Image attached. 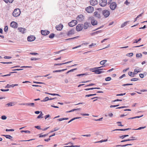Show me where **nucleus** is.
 <instances>
[{
    "label": "nucleus",
    "mask_w": 147,
    "mask_h": 147,
    "mask_svg": "<svg viewBox=\"0 0 147 147\" xmlns=\"http://www.w3.org/2000/svg\"><path fill=\"white\" fill-rule=\"evenodd\" d=\"M103 119V117H101L98 119H95L94 120L96 121H101L102 120V119Z\"/></svg>",
    "instance_id": "nucleus-56"
},
{
    "label": "nucleus",
    "mask_w": 147,
    "mask_h": 147,
    "mask_svg": "<svg viewBox=\"0 0 147 147\" xmlns=\"http://www.w3.org/2000/svg\"><path fill=\"white\" fill-rule=\"evenodd\" d=\"M6 131H14V129H6L5 130Z\"/></svg>",
    "instance_id": "nucleus-58"
},
{
    "label": "nucleus",
    "mask_w": 147,
    "mask_h": 147,
    "mask_svg": "<svg viewBox=\"0 0 147 147\" xmlns=\"http://www.w3.org/2000/svg\"><path fill=\"white\" fill-rule=\"evenodd\" d=\"M18 30L19 32L24 33L25 32L26 29L23 28H18Z\"/></svg>",
    "instance_id": "nucleus-18"
},
{
    "label": "nucleus",
    "mask_w": 147,
    "mask_h": 147,
    "mask_svg": "<svg viewBox=\"0 0 147 147\" xmlns=\"http://www.w3.org/2000/svg\"><path fill=\"white\" fill-rule=\"evenodd\" d=\"M117 6V4L116 3L113 2L111 3L110 5V7L111 10H114Z\"/></svg>",
    "instance_id": "nucleus-6"
},
{
    "label": "nucleus",
    "mask_w": 147,
    "mask_h": 147,
    "mask_svg": "<svg viewBox=\"0 0 147 147\" xmlns=\"http://www.w3.org/2000/svg\"><path fill=\"white\" fill-rule=\"evenodd\" d=\"M111 80V78L110 77H108L105 78V80L108 81H109Z\"/></svg>",
    "instance_id": "nucleus-42"
},
{
    "label": "nucleus",
    "mask_w": 147,
    "mask_h": 147,
    "mask_svg": "<svg viewBox=\"0 0 147 147\" xmlns=\"http://www.w3.org/2000/svg\"><path fill=\"white\" fill-rule=\"evenodd\" d=\"M94 69L96 70L93 71L92 72H94L96 74H100L101 73H103L105 72L104 71H101L102 70H103V69Z\"/></svg>",
    "instance_id": "nucleus-7"
},
{
    "label": "nucleus",
    "mask_w": 147,
    "mask_h": 147,
    "mask_svg": "<svg viewBox=\"0 0 147 147\" xmlns=\"http://www.w3.org/2000/svg\"><path fill=\"white\" fill-rule=\"evenodd\" d=\"M83 28V24H79L77 25L76 27V29L78 31H81Z\"/></svg>",
    "instance_id": "nucleus-10"
},
{
    "label": "nucleus",
    "mask_w": 147,
    "mask_h": 147,
    "mask_svg": "<svg viewBox=\"0 0 147 147\" xmlns=\"http://www.w3.org/2000/svg\"><path fill=\"white\" fill-rule=\"evenodd\" d=\"M122 101V100L117 99L113 101L112 102H114L116 101Z\"/></svg>",
    "instance_id": "nucleus-59"
},
{
    "label": "nucleus",
    "mask_w": 147,
    "mask_h": 147,
    "mask_svg": "<svg viewBox=\"0 0 147 147\" xmlns=\"http://www.w3.org/2000/svg\"><path fill=\"white\" fill-rule=\"evenodd\" d=\"M121 121H118L117 122V124H119H119H118V125L119 126H123V125L121 124Z\"/></svg>",
    "instance_id": "nucleus-49"
},
{
    "label": "nucleus",
    "mask_w": 147,
    "mask_h": 147,
    "mask_svg": "<svg viewBox=\"0 0 147 147\" xmlns=\"http://www.w3.org/2000/svg\"><path fill=\"white\" fill-rule=\"evenodd\" d=\"M81 117H74V118L72 119H71L70 120H69L68 122V123H70V122H71L72 121H74V120H75V119H79V118H81Z\"/></svg>",
    "instance_id": "nucleus-28"
},
{
    "label": "nucleus",
    "mask_w": 147,
    "mask_h": 147,
    "mask_svg": "<svg viewBox=\"0 0 147 147\" xmlns=\"http://www.w3.org/2000/svg\"><path fill=\"white\" fill-rule=\"evenodd\" d=\"M57 120L59 121H61L63 120H64V118H61L58 119Z\"/></svg>",
    "instance_id": "nucleus-63"
},
{
    "label": "nucleus",
    "mask_w": 147,
    "mask_h": 147,
    "mask_svg": "<svg viewBox=\"0 0 147 147\" xmlns=\"http://www.w3.org/2000/svg\"><path fill=\"white\" fill-rule=\"evenodd\" d=\"M140 72V71L138 70V69H137V68L135 69L134 70V74H135H135H137L138 72Z\"/></svg>",
    "instance_id": "nucleus-33"
},
{
    "label": "nucleus",
    "mask_w": 147,
    "mask_h": 147,
    "mask_svg": "<svg viewBox=\"0 0 147 147\" xmlns=\"http://www.w3.org/2000/svg\"><path fill=\"white\" fill-rule=\"evenodd\" d=\"M84 19L83 16L82 14L78 16L76 18V19L80 22L82 21Z\"/></svg>",
    "instance_id": "nucleus-12"
},
{
    "label": "nucleus",
    "mask_w": 147,
    "mask_h": 147,
    "mask_svg": "<svg viewBox=\"0 0 147 147\" xmlns=\"http://www.w3.org/2000/svg\"><path fill=\"white\" fill-rule=\"evenodd\" d=\"M127 55L130 57H132L133 55V53H130L127 54Z\"/></svg>",
    "instance_id": "nucleus-51"
},
{
    "label": "nucleus",
    "mask_w": 147,
    "mask_h": 147,
    "mask_svg": "<svg viewBox=\"0 0 147 147\" xmlns=\"http://www.w3.org/2000/svg\"><path fill=\"white\" fill-rule=\"evenodd\" d=\"M119 106V105H111L110 106V108H112V107H118Z\"/></svg>",
    "instance_id": "nucleus-52"
},
{
    "label": "nucleus",
    "mask_w": 147,
    "mask_h": 147,
    "mask_svg": "<svg viewBox=\"0 0 147 147\" xmlns=\"http://www.w3.org/2000/svg\"><path fill=\"white\" fill-rule=\"evenodd\" d=\"M0 90L3 92L8 91L9 90V89H1Z\"/></svg>",
    "instance_id": "nucleus-57"
},
{
    "label": "nucleus",
    "mask_w": 147,
    "mask_h": 147,
    "mask_svg": "<svg viewBox=\"0 0 147 147\" xmlns=\"http://www.w3.org/2000/svg\"><path fill=\"white\" fill-rule=\"evenodd\" d=\"M63 27V25L61 24L59 25L56 26L55 28L56 29L59 31H61L62 30Z\"/></svg>",
    "instance_id": "nucleus-13"
},
{
    "label": "nucleus",
    "mask_w": 147,
    "mask_h": 147,
    "mask_svg": "<svg viewBox=\"0 0 147 147\" xmlns=\"http://www.w3.org/2000/svg\"><path fill=\"white\" fill-rule=\"evenodd\" d=\"M41 33L42 35L46 36L49 34L50 33V32L47 30H41Z\"/></svg>",
    "instance_id": "nucleus-11"
},
{
    "label": "nucleus",
    "mask_w": 147,
    "mask_h": 147,
    "mask_svg": "<svg viewBox=\"0 0 147 147\" xmlns=\"http://www.w3.org/2000/svg\"><path fill=\"white\" fill-rule=\"evenodd\" d=\"M21 12V11L19 9L16 8L14 10L12 13V15L14 17H17L19 16Z\"/></svg>",
    "instance_id": "nucleus-1"
},
{
    "label": "nucleus",
    "mask_w": 147,
    "mask_h": 147,
    "mask_svg": "<svg viewBox=\"0 0 147 147\" xmlns=\"http://www.w3.org/2000/svg\"><path fill=\"white\" fill-rule=\"evenodd\" d=\"M33 82L34 83L38 84H45V83H43V82H35V81H34Z\"/></svg>",
    "instance_id": "nucleus-46"
},
{
    "label": "nucleus",
    "mask_w": 147,
    "mask_h": 147,
    "mask_svg": "<svg viewBox=\"0 0 147 147\" xmlns=\"http://www.w3.org/2000/svg\"><path fill=\"white\" fill-rule=\"evenodd\" d=\"M2 136L5 137L6 138L10 140H12V138H13L12 136L9 135H2Z\"/></svg>",
    "instance_id": "nucleus-20"
},
{
    "label": "nucleus",
    "mask_w": 147,
    "mask_h": 147,
    "mask_svg": "<svg viewBox=\"0 0 147 147\" xmlns=\"http://www.w3.org/2000/svg\"><path fill=\"white\" fill-rule=\"evenodd\" d=\"M90 3L91 5L94 6L98 3L97 0H92L90 1Z\"/></svg>",
    "instance_id": "nucleus-15"
},
{
    "label": "nucleus",
    "mask_w": 147,
    "mask_h": 147,
    "mask_svg": "<svg viewBox=\"0 0 147 147\" xmlns=\"http://www.w3.org/2000/svg\"><path fill=\"white\" fill-rule=\"evenodd\" d=\"M146 127V126H144V127H140L139 128H138V129H134L133 130H140L142 129H144Z\"/></svg>",
    "instance_id": "nucleus-35"
},
{
    "label": "nucleus",
    "mask_w": 147,
    "mask_h": 147,
    "mask_svg": "<svg viewBox=\"0 0 147 147\" xmlns=\"http://www.w3.org/2000/svg\"><path fill=\"white\" fill-rule=\"evenodd\" d=\"M74 34V31L73 29H71L70 30L68 31L67 33V35L68 36H70Z\"/></svg>",
    "instance_id": "nucleus-16"
},
{
    "label": "nucleus",
    "mask_w": 147,
    "mask_h": 147,
    "mask_svg": "<svg viewBox=\"0 0 147 147\" xmlns=\"http://www.w3.org/2000/svg\"><path fill=\"white\" fill-rule=\"evenodd\" d=\"M36 39V37H27L28 41L31 42L34 40Z\"/></svg>",
    "instance_id": "nucleus-22"
},
{
    "label": "nucleus",
    "mask_w": 147,
    "mask_h": 147,
    "mask_svg": "<svg viewBox=\"0 0 147 147\" xmlns=\"http://www.w3.org/2000/svg\"><path fill=\"white\" fill-rule=\"evenodd\" d=\"M48 134H45L44 135H41V134H40V135L39 137L41 138V137H43L46 136H48Z\"/></svg>",
    "instance_id": "nucleus-38"
},
{
    "label": "nucleus",
    "mask_w": 147,
    "mask_h": 147,
    "mask_svg": "<svg viewBox=\"0 0 147 147\" xmlns=\"http://www.w3.org/2000/svg\"><path fill=\"white\" fill-rule=\"evenodd\" d=\"M87 74H78L76 75L77 76H86Z\"/></svg>",
    "instance_id": "nucleus-37"
},
{
    "label": "nucleus",
    "mask_w": 147,
    "mask_h": 147,
    "mask_svg": "<svg viewBox=\"0 0 147 147\" xmlns=\"http://www.w3.org/2000/svg\"><path fill=\"white\" fill-rule=\"evenodd\" d=\"M107 64H105V65H103L102 66H101V67H96L95 68H95V69H99L100 68H102V67H105V66H107Z\"/></svg>",
    "instance_id": "nucleus-39"
},
{
    "label": "nucleus",
    "mask_w": 147,
    "mask_h": 147,
    "mask_svg": "<svg viewBox=\"0 0 147 147\" xmlns=\"http://www.w3.org/2000/svg\"><path fill=\"white\" fill-rule=\"evenodd\" d=\"M80 110H81L80 108H78V109H73L69 111H67V112H73L75 111Z\"/></svg>",
    "instance_id": "nucleus-32"
},
{
    "label": "nucleus",
    "mask_w": 147,
    "mask_h": 147,
    "mask_svg": "<svg viewBox=\"0 0 147 147\" xmlns=\"http://www.w3.org/2000/svg\"><path fill=\"white\" fill-rule=\"evenodd\" d=\"M137 140L136 139H127V140H122V141H121V142H126V141H127L134 140Z\"/></svg>",
    "instance_id": "nucleus-25"
},
{
    "label": "nucleus",
    "mask_w": 147,
    "mask_h": 147,
    "mask_svg": "<svg viewBox=\"0 0 147 147\" xmlns=\"http://www.w3.org/2000/svg\"><path fill=\"white\" fill-rule=\"evenodd\" d=\"M102 13L105 18L108 17L110 14L109 11L107 10H104L103 11Z\"/></svg>",
    "instance_id": "nucleus-2"
},
{
    "label": "nucleus",
    "mask_w": 147,
    "mask_h": 147,
    "mask_svg": "<svg viewBox=\"0 0 147 147\" xmlns=\"http://www.w3.org/2000/svg\"><path fill=\"white\" fill-rule=\"evenodd\" d=\"M72 61H68V62H65V63H59H59H56V64H54V65L55 66H56V65H62L67 64L68 63H70Z\"/></svg>",
    "instance_id": "nucleus-23"
},
{
    "label": "nucleus",
    "mask_w": 147,
    "mask_h": 147,
    "mask_svg": "<svg viewBox=\"0 0 147 147\" xmlns=\"http://www.w3.org/2000/svg\"><path fill=\"white\" fill-rule=\"evenodd\" d=\"M8 29V27L7 26H5L4 28V31L5 32L7 31Z\"/></svg>",
    "instance_id": "nucleus-50"
},
{
    "label": "nucleus",
    "mask_w": 147,
    "mask_h": 147,
    "mask_svg": "<svg viewBox=\"0 0 147 147\" xmlns=\"http://www.w3.org/2000/svg\"><path fill=\"white\" fill-rule=\"evenodd\" d=\"M10 26L14 28H17L18 27V24L15 22H12L10 23Z\"/></svg>",
    "instance_id": "nucleus-8"
},
{
    "label": "nucleus",
    "mask_w": 147,
    "mask_h": 147,
    "mask_svg": "<svg viewBox=\"0 0 147 147\" xmlns=\"http://www.w3.org/2000/svg\"><path fill=\"white\" fill-rule=\"evenodd\" d=\"M77 23V21L76 20H73L70 22L69 23L68 25L70 27H73L76 25Z\"/></svg>",
    "instance_id": "nucleus-5"
},
{
    "label": "nucleus",
    "mask_w": 147,
    "mask_h": 147,
    "mask_svg": "<svg viewBox=\"0 0 147 147\" xmlns=\"http://www.w3.org/2000/svg\"><path fill=\"white\" fill-rule=\"evenodd\" d=\"M1 118L3 120H5L7 119V117L5 115H3L1 117Z\"/></svg>",
    "instance_id": "nucleus-48"
},
{
    "label": "nucleus",
    "mask_w": 147,
    "mask_h": 147,
    "mask_svg": "<svg viewBox=\"0 0 147 147\" xmlns=\"http://www.w3.org/2000/svg\"><path fill=\"white\" fill-rule=\"evenodd\" d=\"M59 129H60L59 128H58L57 127H55L54 128V131H56L58 130Z\"/></svg>",
    "instance_id": "nucleus-64"
},
{
    "label": "nucleus",
    "mask_w": 147,
    "mask_h": 147,
    "mask_svg": "<svg viewBox=\"0 0 147 147\" xmlns=\"http://www.w3.org/2000/svg\"><path fill=\"white\" fill-rule=\"evenodd\" d=\"M15 105L14 102H12L8 103L6 105V106L8 107H11L14 106Z\"/></svg>",
    "instance_id": "nucleus-19"
},
{
    "label": "nucleus",
    "mask_w": 147,
    "mask_h": 147,
    "mask_svg": "<svg viewBox=\"0 0 147 147\" xmlns=\"http://www.w3.org/2000/svg\"><path fill=\"white\" fill-rule=\"evenodd\" d=\"M39 59L37 58H36L32 57L31 58L30 60L32 61L33 60H37Z\"/></svg>",
    "instance_id": "nucleus-45"
},
{
    "label": "nucleus",
    "mask_w": 147,
    "mask_h": 147,
    "mask_svg": "<svg viewBox=\"0 0 147 147\" xmlns=\"http://www.w3.org/2000/svg\"><path fill=\"white\" fill-rule=\"evenodd\" d=\"M11 57H9V56H5L4 57V59H11Z\"/></svg>",
    "instance_id": "nucleus-62"
},
{
    "label": "nucleus",
    "mask_w": 147,
    "mask_h": 147,
    "mask_svg": "<svg viewBox=\"0 0 147 147\" xmlns=\"http://www.w3.org/2000/svg\"><path fill=\"white\" fill-rule=\"evenodd\" d=\"M125 94H126V93H121V94H117L116 95V96H123V95H125Z\"/></svg>",
    "instance_id": "nucleus-53"
},
{
    "label": "nucleus",
    "mask_w": 147,
    "mask_h": 147,
    "mask_svg": "<svg viewBox=\"0 0 147 147\" xmlns=\"http://www.w3.org/2000/svg\"><path fill=\"white\" fill-rule=\"evenodd\" d=\"M89 24L87 22H86L84 24V29H87L89 27Z\"/></svg>",
    "instance_id": "nucleus-24"
},
{
    "label": "nucleus",
    "mask_w": 147,
    "mask_h": 147,
    "mask_svg": "<svg viewBox=\"0 0 147 147\" xmlns=\"http://www.w3.org/2000/svg\"><path fill=\"white\" fill-rule=\"evenodd\" d=\"M141 39V38H140L138 40H135L134 42L133 43H137L139 41H140Z\"/></svg>",
    "instance_id": "nucleus-40"
},
{
    "label": "nucleus",
    "mask_w": 147,
    "mask_h": 147,
    "mask_svg": "<svg viewBox=\"0 0 147 147\" xmlns=\"http://www.w3.org/2000/svg\"><path fill=\"white\" fill-rule=\"evenodd\" d=\"M100 5L102 7L105 6L107 4V1L106 0H101L99 2Z\"/></svg>",
    "instance_id": "nucleus-9"
},
{
    "label": "nucleus",
    "mask_w": 147,
    "mask_h": 147,
    "mask_svg": "<svg viewBox=\"0 0 147 147\" xmlns=\"http://www.w3.org/2000/svg\"><path fill=\"white\" fill-rule=\"evenodd\" d=\"M77 69V68H76L72 69H71L68 72H69V73L70 72H72L75 70H76Z\"/></svg>",
    "instance_id": "nucleus-55"
},
{
    "label": "nucleus",
    "mask_w": 147,
    "mask_h": 147,
    "mask_svg": "<svg viewBox=\"0 0 147 147\" xmlns=\"http://www.w3.org/2000/svg\"><path fill=\"white\" fill-rule=\"evenodd\" d=\"M23 105L28 106H30L33 107H35L34 104L33 103H24L23 104Z\"/></svg>",
    "instance_id": "nucleus-17"
},
{
    "label": "nucleus",
    "mask_w": 147,
    "mask_h": 147,
    "mask_svg": "<svg viewBox=\"0 0 147 147\" xmlns=\"http://www.w3.org/2000/svg\"><path fill=\"white\" fill-rule=\"evenodd\" d=\"M136 56L137 57L141 58L142 57V55L141 53L137 54Z\"/></svg>",
    "instance_id": "nucleus-31"
},
{
    "label": "nucleus",
    "mask_w": 147,
    "mask_h": 147,
    "mask_svg": "<svg viewBox=\"0 0 147 147\" xmlns=\"http://www.w3.org/2000/svg\"><path fill=\"white\" fill-rule=\"evenodd\" d=\"M107 61V60H103L102 61H101L100 62V64L101 65H105V64L106 63V62Z\"/></svg>",
    "instance_id": "nucleus-30"
},
{
    "label": "nucleus",
    "mask_w": 147,
    "mask_h": 147,
    "mask_svg": "<svg viewBox=\"0 0 147 147\" xmlns=\"http://www.w3.org/2000/svg\"><path fill=\"white\" fill-rule=\"evenodd\" d=\"M94 16L98 18H100L101 17L100 13L99 11H95L94 13Z\"/></svg>",
    "instance_id": "nucleus-14"
},
{
    "label": "nucleus",
    "mask_w": 147,
    "mask_h": 147,
    "mask_svg": "<svg viewBox=\"0 0 147 147\" xmlns=\"http://www.w3.org/2000/svg\"><path fill=\"white\" fill-rule=\"evenodd\" d=\"M14 0H4V1L6 3H11Z\"/></svg>",
    "instance_id": "nucleus-26"
},
{
    "label": "nucleus",
    "mask_w": 147,
    "mask_h": 147,
    "mask_svg": "<svg viewBox=\"0 0 147 147\" xmlns=\"http://www.w3.org/2000/svg\"><path fill=\"white\" fill-rule=\"evenodd\" d=\"M43 114L42 113V112H41L40 114L38 116L37 118L38 119H39L40 118H42L43 117L42 116L43 115Z\"/></svg>",
    "instance_id": "nucleus-34"
},
{
    "label": "nucleus",
    "mask_w": 147,
    "mask_h": 147,
    "mask_svg": "<svg viewBox=\"0 0 147 147\" xmlns=\"http://www.w3.org/2000/svg\"><path fill=\"white\" fill-rule=\"evenodd\" d=\"M35 127L39 130H41L42 129L40 127V126H35Z\"/></svg>",
    "instance_id": "nucleus-60"
},
{
    "label": "nucleus",
    "mask_w": 147,
    "mask_h": 147,
    "mask_svg": "<svg viewBox=\"0 0 147 147\" xmlns=\"http://www.w3.org/2000/svg\"><path fill=\"white\" fill-rule=\"evenodd\" d=\"M129 22L128 21H126L125 22H124V23L122 24L121 26V28H123L127 24V23H128Z\"/></svg>",
    "instance_id": "nucleus-29"
},
{
    "label": "nucleus",
    "mask_w": 147,
    "mask_h": 147,
    "mask_svg": "<svg viewBox=\"0 0 147 147\" xmlns=\"http://www.w3.org/2000/svg\"><path fill=\"white\" fill-rule=\"evenodd\" d=\"M0 63H2L4 64L12 63V62H1Z\"/></svg>",
    "instance_id": "nucleus-54"
},
{
    "label": "nucleus",
    "mask_w": 147,
    "mask_h": 147,
    "mask_svg": "<svg viewBox=\"0 0 147 147\" xmlns=\"http://www.w3.org/2000/svg\"><path fill=\"white\" fill-rule=\"evenodd\" d=\"M86 11L88 13H90L94 11V8L92 6H89L86 8Z\"/></svg>",
    "instance_id": "nucleus-4"
},
{
    "label": "nucleus",
    "mask_w": 147,
    "mask_h": 147,
    "mask_svg": "<svg viewBox=\"0 0 147 147\" xmlns=\"http://www.w3.org/2000/svg\"><path fill=\"white\" fill-rule=\"evenodd\" d=\"M96 44L95 43H92L91 45H90L89 46V48H92V46H95L96 45Z\"/></svg>",
    "instance_id": "nucleus-44"
},
{
    "label": "nucleus",
    "mask_w": 147,
    "mask_h": 147,
    "mask_svg": "<svg viewBox=\"0 0 147 147\" xmlns=\"http://www.w3.org/2000/svg\"><path fill=\"white\" fill-rule=\"evenodd\" d=\"M128 75L129 76H131V77H134V76L135 74H134V73H133L131 72H128Z\"/></svg>",
    "instance_id": "nucleus-27"
},
{
    "label": "nucleus",
    "mask_w": 147,
    "mask_h": 147,
    "mask_svg": "<svg viewBox=\"0 0 147 147\" xmlns=\"http://www.w3.org/2000/svg\"><path fill=\"white\" fill-rule=\"evenodd\" d=\"M139 79L138 78H134L131 80V81H136L138 80Z\"/></svg>",
    "instance_id": "nucleus-43"
},
{
    "label": "nucleus",
    "mask_w": 147,
    "mask_h": 147,
    "mask_svg": "<svg viewBox=\"0 0 147 147\" xmlns=\"http://www.w3.org/2000/svg\"><path fill=\"white\" fill-rule=\"evenodd\" d=\"M89 19L91 20V24L92 25L94 26L97 24V21H96L93 17H90Z\"/></svg>",
    "instance_id": "nucleus-3"
},
{
    "label": "nucleus",
    "mask_w": 147,
    "mask_h": 147,
    "mask_svg": "<svg viewBox=\"0 0 147 147\" xmlns=\"http://www.w3.org/2000/svg\"><path fill=\"white\" fill-rule=\"evenodd\" d=\"M21 132L22 133L25 132L28 133H30V132L28 130H22L21 131Z\"/></svg>",
    "instance_id": "nucleus-41"
},
{
    "label": "nucleus",
    "mask_w": 147,
    "mask_h": 147,
    "mask_svg": "<svg viewBox=\"0 0 147 147\" xmlns=\"http://www.w3.org/2000/svg\"><path fill=\"white\" fill-rule=\"evenodd\" d=\"M82 136H84V137H90L91 136V134H89L87 135H82Z\"/></svg>",
    "instance_id": "nucleus-47"
},
{
    "label": "nucleus",
    "mask_w": 147,
    "mask_h": 147,
    "mask_svg": "<svg viewBox=\"0 0 147 147\" xmlns=\"http://www.w3.org/2000/svg\"><path fill=\"white\" fill-rule=\"evenodd\" d=\"M139 76L140 78H142L144 77V74H139Z\"/></svg>",
    "instance_id": "nucleus-61"
},
{
    "label": "nucleus",
    "mask_w": 147,
    "mask_h": 147,
    "mask_svg": "<svg viewBox=\"0 0 147 147\" xmlns=\"http://www.w3.org/2000/svg\"><path fill=\"white\" fill-rule=\"evenodd\" d=\"M49 100V98L48 97H46L43 100L41 101H47Z\"/></svg>",
    "instance_id": "nucleus-36"
},
{
    "label": "nucleus",
    "mask_w": 147,
    "mask_h": 147,
    "mask_svg": "<svg viewBox=\"0 0 147 147\" xmlns=\"http://www.w3.org/2000/svg\"><path fill=\"white\" fill-rule=\"evenodd\" d=\"M77 37H72L71 38L67 39H66L63 40V42H65V41H68V40L71 41V40H73L74 39L76 38Z\"/></svg>",
    "instance_id": "nucleus-21"
}]
</instances>
